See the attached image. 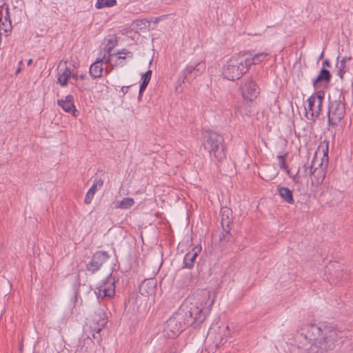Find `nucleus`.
Returning <instances> with one entry per match:
<instances>
[{
  "instance_id": "obj_1",
  "label": "nucleus",
  "mask_w": 353,
  "mask_h": 353,
  "mask_svg": "<svg viewBox=\"0 0 353 353\" xmlns=\"http://www.w3.org/2000/svg\"><path fill=\"white\" fill-rule=\"evenodd\" d=\"M300 343L307 353H325L342 338V332L329 324H307L301 328Z\"/></svg>"
},
{
  "instance_id": "obj_2",
  "label": "nucleus",
  "mask_w": 353,
  "mask_h": 353,
  "mask_svg": "<svg viewBox=\"0 0 353 353\" xmlns=\"http://www.w3.org/2000/svg\"><path fill=\"white\" fill-rule=\"evenodd\" d=\"M328 141H322L317 150L314 153V158L309 165V163H306L303 165L301 168H299L296 174L293 177V181L298 183L299 179L302 176H310L311 177V183L313 186L318 187L324 181L326 174V165H323V159L318 158L319 154H323V157L328 160Z\"/></svg>"
},
{
  "instance_id": "obj_3",
  "label": "nucleus",
  "mask_w": 353,
  "mask_h": 353,
  "mask_svg": "<svg viewBox=\"0 0 353 353\" xmlns=\"http://www.w3.org/2000/svg\"><path fill=\"white\" fill-rule=\"evenodd\" d=\"M201 310L196 307H192L190 310H185L182 306L170 317L165 323L163 333L165 336L174 338L178 336L185 328L194 323L196 319H200L199 314Z\"/></svg>"
},
{
  "instance_id": "obj_4",
  "label": "nucleus",
  "mask_w": 353,
  "mask_h": 353,
  "mask_svg": "<svg viewBox=\"0 0 353 353\" xmlns=\"http://www.w3.org/2000/svg\"><path fill=\"white\" fill-rule=\"evenodd\" d=\"M210 293L206 290L200 291L196 293L192 296H189L186 301L182 305L185 310H190L192 307L194 306L198 310H201L199 314L200 319H196L195 321L199 323H202L209 313L212 305L214 304V299H212L210 301Z\"/></svg>"
},
{
  "instance_id": "obj_5",
  "label": "nucleus",
  "mask_w": 353,
  "mask_h": 353,
  "mask_svg": "<svg viewBox=\"0 0 353 353\" xmlns=\"http://www.w3.org/2000/svg\"><path fill=\"white\" fill-rule=\"evenodd\" d=\"M203 134L205 140V149L209 152L210 155H213L218 161L224 159L226 154L223 137L212 130H205Z\"/></svg>"
},
{
  "instance_id": "obj_6",
  "label": "nucleus",
  "mask_w": 353,
  "mask_h": 353,
  "mask_svg": "<svg viewBox=\"0 0 353 353\" xmlns=\"http://www.w3.org/2000/svg\"><path fill=\"white\" fill-rule=\"evenodd\" d=\"M245 61L246 59L242 52L232 56L223 68V75L224 78L230 81L239 79L243 74L249 70L245 63Z\"/></svg>"
},
{
  "instance_id": "obj_7",
  "label": "nucleus",
  "mask_w": 353,
  "mask_h": 353,
  "mask_svg": "<svg viewBox=\"0 0 353 353\" xmlns=\"http://www.w3.org/2000/svg\"><path fill=\"white\" fill-rule=\"evenodd\" d=\"M228 334V326L210 328L205 340V350L208 353H216V350L226 343Z\"/></svg>"
},
{
  "instance_id": "obj_8",
  "label": "nucleus",
  "mask_w": 353,
  "mask_h": 353,
  "mask_svg": "<svg viewBox=\"0 0 353 353\" xmlns=\"http://www.w3.org/2000/svg\"><path fill=\"white\" fill-rule=\"evenodd\" d=\"M345 114V97L340 93L336 98L330 97L327 111L329 125H336Z\"/></svg>"
},
{
  "instance_id": "obj_9",
  "label": "nucleus",
  "mask_w": 353,
  "mask_h": 353,
  "mask_svg": "<svg viewBox=\"0 0 353 353\" xmlns=\"http://www.w3.org/2000/svg\"><path fill=\"white\" fill-rule=\"evenodd\" d=\"M325 93L323 91H317L310 96L307 101V108H305V116L309 120H314L322 110V103Z\"/></svg>"
},
{
  "instance_id": "obj_10",
  "label": "nucleus",
  "mask_w": 353,
  "mask_h": 353,
  "mask_svg": "<svg viewBox=\"0 0 353 353\" xmlns=\"http://www.w3.org/2000/svg\"><path fill=\"white\" fill-rule=\"evenodd\" d=\"M241 90L243 98L249 101L254 100L259 94V88L251 78L243 80Z\"/></svg>"
},
{
  "instance_id": "obj_11",
  "label": "nucleus",
  "mask_w": 353,
  "mask_h": 353,
  "mask_svg": "<svg viewBox=\"0 0 353 353\" xmlns=\"http://www.w3.org/2000/svg\"><path fill=\"white\" fill-rule=\"evenodd\" d=\"M96 290L98 299L112 298L115 294L114 279L110 275L97 287Z\"/></svg>"
},
{
  "instance_id": "obj_12",
  "label": "nucleus",
  "mask_w": 353,
  "mask_h": 353,
  "mask_svg": "<svg viewBox=\"0 0 353 353\" xmlns=\"http://www.w3.org/2000/svg\"><path fill=\"white\" fill-rule=\"evenodd\" d=\"M110 255L106 251H98L95 252L90 262L87 264L86 268L92 274L98 271L101 267L109 259Z\"/></svg>"
},
{
  "instance_id": "obj_13",
  "label": "nucleus",
  "mask_w": 353,
  "mask_h": 353,
  "mask_svg": "<svg viewBox=\"0 0 353 353\" xmlns=\"http://www.w3.org/2000/svg\"><path fill=\"white\" fill-rule=\"evenodd\" d=\"M205 70V62H199L196 65H187L183 70V80L182 82H190L194 80L196 77L201 75Z\"/></svg>"
},
{
  "instance_id": "obj_14",
  "label": "nucleus",
  "mask_w": 353,
  "mask_h": 353,
  "mask_svg": "<svg viewBox=\"0 0 353 353\" xmlns=\"http://www.w3.org/2000/svg\"><path fill=\"white\" fill-rule=\"evenodd\" d=\"M157 280L154 279H145L139 285V292L143 296H154L157 290Z\"/></svg>"
},
{
  "instance_id": "obj_15",
  "label": "nucleus",
  "mask_w": 353,
  "mask_h": 353,
  "mask_svg": "<svg viewBox=\"0 0 353 353\" xmlns=\"http://www.w3.org/2000/svg\"><path fill=\"white\" fill-rule=\"evenodd\" d=\"M352 66L353 62L351 57H345L336 63V74L341 80L345 79V75L349 73L350 68Z\"/></svg>"
},
{
  "instance_id": "obj_16",
  "label": "nucleus",
  "mask_w": 353,
  "mask_h": 353,
  "mask_svg": "<svg viewBox=\"0 0 353 353\" xmlns=\"http://www.w3.org/2000/svg\"><path fill=\"white\" fill-rule=\"evenodd\" d=\"M221 214V224L222 225L223 230L227 234H229L231 230L230 224L232 221V212L231 209L228 207H223L221 209L220 212Z\"/></svg>"
},
{
  "instance_id": "obj_17",
  "label": "nucleus",
  "mask_w": 353,
  "mask_h": 353,
  "mask_svg": "<svg viewBox=\"0 0 353 353\" xmlns=\"http://www.w3.org/2000/svg\"><path fill=\"white\" fill-rule=\"evenodd\" d=\"M201 252V247L197 245L194 247L191 251L188 252L183 259V267L191 269L193 268L196 258Z\"/></svg>"
},
{
  "instance_id": "obj_18",
  "label": "nucleus",
  "mask_w": 353,
  "mask_h": 353,
  "mask_svg": "<svg viewBox=\"0 0 353 353\" xmlns=\"http://www.w3.org/2000/svg\"><path fill=\"white\" fill-rule=\"evenodd\" d=\"M244 54V58L246 59L245 63L247 65L248 70L252 65L260 63L267 56L265 52H260L252 55L248 52H242Z\"/></svg>"
},
{
  "instance_id": "obj_19",
  "label": "nucleus",
  "mask_w": 353,
  "mask_h": 353,
  "mask_svg": "<svg viewBox=\"0 0 353 353\" xmlns=\"http://www.w3.org/2000/svg\"><path fill=\"white\" fill-rule=\"evenodd\" d=\"M57 104L61 106L63 110L66 112H72V115L77 117V110L73 103V97L70 94L66 96L65 100H58Z\"/></svg>"
},
{
  "instance_id": "obj_20",
  "label": "nucleus",
  "mask_w": 353,
  "mask_h": 353,
  "mask_svg": "<svg viewBox=\"0 0 353 353\" xmlns=\"http://www.w3.org/2000/svg\"><path fill=\"white\" fill-rule=\"evenodd\" d=\"M331 77L332 75L330 71L325 68H323L318 76L314 79H313L312 85L314 88H316L323 82L329 83L330 81Z\"/></svg>"
},
{
  "instance_id": "obj_21",
  "label": "nucleus",
  "mask_w": 353,
  "mask_h": 353,
  "mask_svg": "<svg viewBox=\"0 0 353 353\" xmlns=\"http://www.w3.org/2000/svg\"><path fill=\"white\" fill-rule=\"evenodd\" d=\"M277 192L282 199L289 204H293L294 200L293 198L292 192L286 187L277 186Z\"/></svg>"
},
{
  "instance_id": "obj_22",
  "label": "nucleus",
  "mask_w": 353,
  "mask_h": 353,
  "mask_svg": "<svg viewBox=\"0 0 353 353\" xmlns=\"http://www.w3.org/2000/svg\"><path fill=\"white\" fill-rule=\"evenodd\" d=\"M90 75L96 79L101 77L103 72V59H97L90 67Z\"/></svg>"
},
{
  "instance_id": "obj_23",
  "label": "nucleus",
  "mask_w": 353,
  "mask_h": 353,
  "mask_svg": "<svg viewBox=\"0 0 353 353\" xmlns=\"http://www.w3.org/2000/svg\"><path fill=\"white\" fill-rule=\"evenodd\" d=\"M151 75H152L151 70H148L146 72H145L142 75V83L139 88V99H141L143 92L145 91V88H147V86L150 82V80L151 79Z\"/></svg>"
},
{
  "instance_id": "obj_24",
  "label": "nucleus",
  "mask_w": 353,
  "mask_h": 353,
  "mask_svg": "<svg viewBox=\"0 0 353 353\" xmlns=\"http://www.w3.org/2000/svg\"><path fill=\"white\" fill-rule=\"evenodd\" d=\"M72 76V71L69 68H65L63 72L58 77V82L61 86H65L68 79Z\"/></svg>"
},
{
  "instance_id": "obj_25",
  "label": "nucleus",
  "mask_w": 353,
  "mask_h": 353,
  "mask_svg": "<svg viewBox=\"0 0 353 353\" xmlns=\"http://www.w3.org/2000/svg\"><path fill=\"white\" fill-rule=\"evenodd\" d=\"M6 16L4 17L6 23L3 22L2 19L0 18V31L3 30L6 33H8L11 31L12 26L8 8H6Z\"/></svg>"
},
{
  "instance_id": "obj_26",
  "label": "nucleus",
  "mask_w": 353,
  "mask_h": 353,
  "mask_svg": "<svg viewBox=\"0 0 353 353\" xmlns=\"http://www.w3.org/2000/svg\"><path fill=\"white\" fill-rule=\"evenodd\" d=\"M134 204V201L132 198H124L115 205L116 208L128 209Z\"/></svg>"
},
{
  "instance_id": "obj_27",
  "label": "nucleus",
  "mask_w": 353,
  "mask_h": 353,
  "mask_svg": "<svg viewBox=\"0 0 353 353\" xmlns=\"http://www.w3.org/2000/svg\"><path fill=\"white\" fill-rule=\"evenodd\" d=\"M117 4V0H97L95 7L101 9L105 7H112Z\"/></svg>"
},
{
  "instance_id": "obj_28",
  "label": "nucleus",
  "mask_w": 353,
  "mask_h": 353,
  "mask_svg": "<svg viewBox=\"0 0 353 353\" xmlns=\"http://www.w3.org/2000/svg\"><path fill=\"white\" fill-rule=\"evenodd\" d=\"M11 289V283L5 276H0V290L8 292Z\"/></svg>"
},
{
  "instance_id": "obj_29",
  "label": "nucleus",
  "mask_w": 353,
  "mask_h": 353,
  "mask_svg": "<svg viewBox=\"0 0 353 353\" xmlns=\"http://www.w3.org/2000/svg\"><path fill=\"white\" fill-rule=\"evenodd\" d=\"M96 191H97L96 185H92L91 186V188L88 190V191L87 192L85 197L84 203L86 205H88L91 203Z\"/></svg>"
},
{
  "instance_id": "obj_30",
  "label": "nucleus",
  "mask_w": 353,
  "mask_h": 353,
  "mask_svg": "<svg viewBox=\"0 0 353 353\" xmlns=\"http://www.w3.org/2000/svg\"><path fill=\"white\" fill-rule=\"evenodd\" d=\"M105 323V320L103 319L101 321V323H99L97 325H96L95 323H94V325H91L90 328L92 330L96 331L97 333H99L100 331L102 330V327H103Z\"/></svg>"
},
{
  "instance_id": "obj_31",
  "label": "nucleus",
  "mask_w": 353,
  "mask_h": 353,
  "mask_svg": "<svg viewBox=\"0 0 353 353\" xmlns=\"http://www.w3.org/2000/svg\"><path fill=\"white\" fill-rule=\"evenodd\" d=\"M277 159H278L279 162L280 168L282 169V170H287L288 166L286 165L285 159L284 156L279 155L277 157Z\"/></svg>"
},
{
  "instance_id": "obj_32",
  "label": "nucleus",
  "mask_w": 353,
  "mask_h": 353,
  "mask_svg": "<svg viewBox=\"0 0 353 353\" xmlns=\"http://www.w3.org/2000/svg\"><path fill=\"white\" fill-rule=\"evenodd\" d=\"M118 54H124L123 56L119 55L118 57L119 59H125V56L128 54H130V57H132V53L129 51H127L125 50H123L121 52H118Z\"/></svg>"
},
{
  "instance_id": "obj_33",
  "label": "nucleus",
  "mask_w": 353,
  "mask_h": 353,
  "mask_svg": "<svg viewBox=\"0 0 353 353\" xmlns=\"http://www.w3.org/2000/svg\"><path fill=\"white\" fill-rule=\"evenodd\" d=\"M103 181L101 179H96L92 185H96V189L97 190V187L101 188L103 186Z\"/></svg>"
},
{
  "instance_id": "obj_34",
  "label": "nucleus",
  "mask_w": 353,
  "mask_h": 353,
  "mask_svg": "<svg viewBox=\"0 0 353 353\" xmlns=\"http://www.w3.org/2000/svg\"><path fill=\"white\" fill-rule=\"evenodd\" d=\"M323 68H325V67L330 68L331 67V63H330V61L328 59H325L323 62Z\"/></svg>"
},
{
  "instance_id": "obj_35",
  "label": "nucleus",
  "mask_w": 353,
  "mask_h": 353,
  "mask_svg": "<svg viewBox=\"0 0 353 353\" xmlns=\"http://www.w3.org/2000/svg\"><path fill=\"white\" fill-rule=\"evenodd\" d=\"M129 89V86H123L121 87V91L123 93V94H125Z\"/></svg>"
},
{
  "instance_id": "obj_36",
  "label": "nucleus",
  "mask_w": 353,
  "mask_h": 353,
  "mask_svg": "<svg viewBox=\"0 0 353 353\" xmlns=\"http://www.w3.org/2000/svg\"><path fill=\"white\" fill-rule=\"evenodd\" d=\"M170 353H176V347L175 345L172 347Z\"/></svg>"
},
{
  "instance_id": "obj_37",
  "label": "nucleus",
  "mask_w": 353,
  "mask_h": 353,
  "mask_svg": "<svg viewBox=\"0 0 353 353\" xmlns=\"http://www.w3.org/2000/svg\"><path fill=\"white\" fill-rule=\"evenodd\" d=\"M105 63H109L110 61V55H109L107 58L104 56L103 59Z\"/></svg>"
},
{
  "instance_id": "obj_38",
  "label": "nucleus",
  "mask_w": 353,
  "mask_h": 353,
  "mask_svg": "<svg viewBox=\"0 0 353 353\" xmlns=\"http://www.w3.org/2000/svg\"><path fill=\"white\" fill-rule=\"evenodd\" d=\"M21 71V67L19 66L17 70H16V74H18Z\"/></svg>"
},
{
  "instance_id": "obj_39",
  "label": "nucleus",
  "mask_w": 353,
  "mask_h": 353,
  "mask_svg": "<svg viewBox=\"0 0 353 353\" xmlns=\"http://www.w3.org/2000/svg\"><path fill=\"white\" fill-rule=\"evenodd\" d=\"M19 350H20V352H22V350H23V343H22V342L20 343Z\"/></svg>"
},
{
  "instance_id": "obj_40",
  "label": "nucleus",
  "mask_w": 353,
  "mask_h": 353,
  "mask_svg": "<svg viewBox=\"0 0 353 353\" xmlns=\"http://www.w3.org/2000/svg\"><path fill=\"white\" fill-rule=\"evenodd\" d=\"M32 59H29V60L28 61V65H31V64H32Z\"/></svg>"
},
{
  "instance_id": "obj_41",
  "label": "nucleus",
  "mask_w": 353,
  "mask_h": 353,
  "mask_svg": "<svg viewBox=\"0 0 353 353\" xmlns=\"http://www.w3.org/2000/svg\"><path fill=\"white\" fill-rule=\"evenodd\" d=\"M71 77H72V78H74V79H77V74H72Z\"/></svg>"
},
{
  "instance_id": "obj_42",
  "label": "nucleus",
  "mask_w": 353,
  "mask_h": 353,
  "mask_svg": "<svg viewBox=\"0 0 353 353\" xmlns=\"http://www.w3.org/2000/svg\"><path fill=\"white\" fill-rule=\"evenodd\" d=\"M80 77V79H84V78H85V75L81 74V75H80V77Z\"/></svg>"
},
{
  "instance_id": "obj_43",
  "label": "nucleus",
  "mask_w": 353,
  "mask_h": 353,
  "mask_svg": "<svg viewBox=\"0 0 353 353\" xmlns=\"http://www.w3.org/2000/svg\"><path fill=\"white\" fill-rule=\"evenodd\" d=\"M23 65V61H22V60H21V61H19V66H21V65Z\"/></svg>"
},
{
  "instance_id": "obj_44",
  "label": "nucleus",
  "mask_w": 353,
  "mask_h": 353,
  "mask_svg": "<svg viewBox=\"0 0 353 353\" xmlns=\"http://www.w3.org/2000/svg\"><path fill=\"white\" fill-rule=\"evenodd\" d=\"M2 10H3V9L1 8V10H0V12H2Z\"/></svg>"
}]
</instances>
